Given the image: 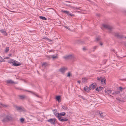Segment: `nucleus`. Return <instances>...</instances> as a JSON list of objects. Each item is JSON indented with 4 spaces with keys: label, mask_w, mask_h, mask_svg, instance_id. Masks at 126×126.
<instances>
[{
    "label": "nucleus",
    "mask_w": 126,
    "mask_h": 126,
    "mask_svg": "<svg viewBox=\"0 0 126 126\" xmlns=\"http://www.w3.org/2000/svg\"><path fill=\"white\" fill-rule=\"evenodd\" d=\"M5 116V114L4 113L1 114L0 117V118L2 119L4 118L1 121L3 122H6L10 121L12 119V117L10 115H7L6 116V117L4 118Z\"/></svg>",
    "instance_id": "1"
},
{
    "label": "nucleus",
    "mask_w": 126,
    "mask_h": 126,
    "mask_svg": "<svg viewBox=\"0 0 126 126\" xmlns=\"http://www.w3.org/2000/svg\"><path fill=\"white\" fill-rule=\"evenodd\" d=\"M103 26L105 28L109 30L110 32L113 29V28L111 26L108 25L103 24Z\"/></svg>",
    "instance_id": "2"
},
{
    "label": "nucleus",
    "mask_w": 126,
    "mask_h": 126,
    "mask_svg": "<svg viewBox=\"0 0 126 126\" xmlns=\"http://www.w3.org/2000/svg\"><path fill=\"white\" fill-rule=\"evenodd\" d=\"M63 58L65 59H72L74 60L75 57L73 55H70L67 56H66L63 57Z\"/></svg>",
    "instance_id": "3"
},
{
    "label": "nucleus",
    "mask_w": 126,
    "mask_h": 126,
    "mask_svg": "<svg viewBox=\"0 0 126 126\" xmlns=\"http://www.w3.org/2000/svg\"><path fill=\"white\" fill-rule=\"evenodd\" d=\"M56 120L55 118L47 120V121L50 122L52 124L55 125V121Z\"/></svg>",
    "instance_id": "4"
},
{
    "label": "nucleus",
    "mask_w": 126,
    "mask_h": 126,
    "mask_svg": "<svg viewBox=\"0 0 126 126\" xmlns=\"http://www.w3.org/2000/svg\"><path fill=\"white\" fill-rule=\"evenodd\" d=\"M67 70V68L63 67L60 69L59 70V71L61 73L63 74Z\"/></svg>",
    "instance_id": "5"
},
{
    "label": "nucleus",
    "mask_w": 126,
    "mask_h": 126,
    "mask_svg": "<svg viewBox=\"0 0 126 126\" xmlns=\"http://www.w3.org/2000/svg\"><path fill=\"white\" fill-rule=\"evenodd\" d=\"M114 36L118 38H124L123 36L121 35H120L118 33H116L114 34Z\"/></svg>",
    "instance_id": "6"
},
{
    "label": "nucleus",
    "mask_w": 126,
    "mask_h": 126,
    "mask_svg": "<svg viewBox=\"0 0 126 126\" xmlns=\"http://www.w3.org/2000/svg\"><path fill=\"white\" fill-rule=\"evenodd\" d=\"M10 63H12L13 65L14 66H18L20 65V64H17L15 62V61L14 60H11Z\"/></svg>",
    "instance_id": "7"
},
{
    "label": "nucleus",
    "mask_w": 126,
    "mask_h": 126,
    "mask_svg": "<svg viewBox=\"0 0 126 126\" xmlns=\"http://www.w3.org/2000/svg\"><path fill=\"white\" fill-rule=\"evenodd\" d=\"M120 94V92L118 91H114L112 93V95L114 96H116L117 95H118Z\"/></svg>",
    "instance_id": "8"
},
{
    "label": "nucleus",
    "mask_w": 126,
    "mask_h": 126,
    "mask_svg": "<svg viewBox=\"0 0 126 126\" xmlns=\"http://www.w3.org/2000/svg\"><path fill=\"white\" fill-rule=\"evenodd\" d=\"M96 85L95 83H92L90 86H89L91 89H92L93 90L96 87Z\"/></svg>",
    "instance_id": "9"
},
{
    "label": "nucleus",
    "mask_w": 126,
    "mask_h": 126,
    "mask_svg": "<svg viewBox=\"0 0 126 126\" xmlns=\"http://www.w3.org/2000/svg\"><path fill=\"white\" fill-rule=\"evenodd\" d=\"M100 117L101 118H104L106 116V114L105 113L102 112H101L100 111L99 112Z\"/></svg>",
    "instance_id": "10"
},
{
    "label": "nucleus",
    "mask_w": 126,
    "mask_h": 126,
    "mask_svg": "<svg viewBox=\"0 0 126 126\" xmlns=\"http://www.w3.org/2000/svg\"><path fill=\"white\" fill-rule=\"evenodd\" d=\"M84 90L85 91L88 92L89 91L91 90V88H90V86L89 87L86 86L84 88Z\"/></svg>",
    "instance_id": "11"
},
{
    "label": "nucleus",
    "mask_w": 126,
    "mask_h": 126,
    "mask_svg": "<svg viewBox=\"0 0 126 126\" xmlns=\"http://www.w3.org/2000/svg\"><path fill=\"white\" fill-rule=\"evenodd\" d=\"M47 58L49 59H50L52 58L53 59H57L58 58L57 56V55L55 56H54L53 55L50 56H47Z\"/></svg>",
    "instance_id": "12"
},
{
    "label": "nucleus",
    "mask_w": 126,
    "mask_h": 126,
    "mask_svg": "<svg viewBox=\"0 0 126 126\" xmlns=\"http://www.w3.org/2000/svg\"><path fill=\"white\" fill-rule=\"evenodd\" d=\"M59 120L62 122H64L67 121L68 120V119L65 118H63V117L60 118V119Z\"/></svg>",
    "instance_id": "13"
},
{
    "label": "nucleus",
    "mask_w": 126,
    "mask_h": 126,
    "mask_svg": "<svg viewBox=\"0 0 126 126\" xmlns=\"http://www.w3.org/2000/svg\"><path fill=\"white\" fill-rule=\"evenodd\" d=\"M19 97L20 99L22 100L24 99L25 98H27V96L25 95H19Z\"/></svg>",
    "instance_id": "14"
},
{
    "label": "nucleus",
    "mask_w": 126,
    "mask_h": 126,
    "mask_svg": "<svg viewBox=\"0 0 126 126\" xmlns=\"http://www.w3.org/2000/svg\"><path fill=\"white\" fill-rule=\"evenodd\" d=\"M25 91H28V92H31L35 96H36V97H39V98H40L41 97V96H39V95H38L37 94H36L34 92H31V91H27V90H25Z\"/></svg>",
    "instance_id": "15"
},
{
    "label": "nucleus",
    "mask_w": 126,
    "mask_h": 126,
    "mask_svg": "<svg viewBox=\"0 0 126 126\" xmlns=\"http://www.w3.org/2000/svg\"><path fill=\"white\" fill-rule=\"evenodd\" d=\"M7 83L8 84H13V83H15L17 84V83L15 82L14 81H12L11 80H7Z\"/></svg>",
    "instance_id": "16"
},
{
    "label": "nucleus",
    "mask_w": 126,
    "mask_h": 126,
    "mask_svg": "<svg viewBox=\"0 0 126 126\" xmlns=\"http://www.w3.org/2000/svg\"><path fill=\"white\" fill-rule=\"evenodd\" d=\"M105 92L106 94L110 95V94H111L112 92V91L110 90H109L106 91Z\"/></svg>",
    "instance_id": "17"
},
{
    "label": "nucleus",
    "mask_w": 126,
    "mask_h": 126,
    "mask_svg": "<svg viewBox=\"0 0 126 126\" xmlns=\"http://www.w3.org/2000/svg\"><path fill=\"white\" fill-rule=\"evenodd\" d=\"M15 107L17 110L21 111L22 110V109L21 107H18L16 106Z\"/></svg>",
    "instance_id": "18"
},
{
    "label": "nucleus",
    "mask_w": 126,
    "mask_h": 126,
    "mask_svg": "<svg viewBox=\"0 0 126 126\" xmlns=\"http://www.w3.org/2000/svg\"><path fill=\"white\" fill-rule=\"evenodd\" d=\"M0 32L4 34H6V32L5 31V30L2 29L0 30Z\"/></svg>",
    "instance_id": "19"
},
{
    "label": "nucleus",
    "mask_w": 126,
    "mask_h": 126,
    "mask_svg": "<svg viewBox=\"0 0 126 126\" xmlns=\"http://www.w3.org/2000/svg\"><path fill=\"white\" fill-rule=\"evenodd\" d=\"M54 114L59 119H60L61 117L59 116V113H54Z\"/></svg>",
    "instance_id": "20"
},
{
    "label": "nucleus",
    "mask_w": 126,
    "mask_h": 126,
    "mask_svg": "<svg viewBox=\"0 0 126 126\" xmlns=\"http://www.w3.org/2000/svg\"><path fill=\"white\" fill-rule=\"evenodd\" d=\"M106 79H101V81L102 84H105V81Z\"/></svg>",
    "instance_id": "21"
},
{
    "label": "nucleus",
    "mask_w": 126,
    "mask_h": 126,
    "mask_svg": "<svg viewBox=\"0 0 126 126\" xmlns=\"http://www.w3.org/2000/svg\"><path fill=\"white\" fill-rule=\"evenodd\" d=\"M82 82L83 83H86L87 82V79L85 78H83L82 79Z\"/></svg>",
    "instance_id": "22"
},
{
    "label": "nucleus",
    "mask_w": 126,
    "mask_h": 126,
    "mask_svg": "<svg viewBox=\"0 0 126 126\" xmlns=\"http://www.w3.org/2000/svg\"><path fill=\"white\" fill-rule=\"evenodd\" d=\"M56 99L58 100V101L59 102H60V96H57L56 97Z\"/></svg>",
    "instance_id": "23"
},
{
    "label": "nucleus",
    "mask_w": 126,
    "mask_h": 126,
    "mask_svg": "<svg viewBox=\"0 0 126 126\" xmlns=\"http://www.w3.org/2000/svg\"><path fill=\"white\" fill-rule=\"evenodd\" d=\"M59 116H63L65 115V113L64 112H62L60 113H59Z\"/></svg>",
    "instance_id": "24"
},
{
    "label": "nucleus",
    "mask_w": 126,
    "mask_h": 126,
    "mask_svg": "<svg viewBox=\"0 0 126 126\" xmlns=\"http://www.w3.org/2000/svg\"><path fill=\"white\" fill-rule=\"evenodd\" d=\"M9 47H6L4 50L5 53H6L9 50Z\"/></svg>",
    "instance_id": "25"
},
{
    "label": "nucleus",
    "mask_w": 126,
    "mask_h": 126,
    "mask_svg": "<svg viewBox=\"0 0 126 126\" xmlns=\"http://www.w3.org/2000/svg\"><path fill=\"white\" fill-rule=\"evenodd\" d=\"M70 2L68 1H66L65 3L63 4H64L66 5V6H70V5L69 4H68L67 3H70Z\"/></svg>",
    "instance_id": "26"
},
{
    "label": "nucleus",
    "mask_w": 126,
    "mask_h": 126,
    "mask_svg": "<svg viewBox=\"0 0 126 126\" xmlns=\"http://www.w3.org/2000/svg\"><path fill=\"white\" fill-rule=\"evenodd\" d=\"M40 18L41 19H42L43 20H47V18L45 17L42 16H39Z\"/></svg>",
    "instance_id": "27"
},
{
    "label": "nucleus",
    "mask_w": 126,
    "mask_h": 126,
    "mask_svg": "<svg viewBox=\"0 0 126 126\" xmlns=\"http://www.w3.org/2000/svg\"><path fill=\"white\" fill-rule=\"evenodd\" d=\"M62 107L63 109L64 110H67L68 109V108L67 107L63 105H62Z\"/></svg>",
    "instance_id": "28"
},
{
    "label": "nucleus",
    "mask_w": 126,
    "mask_h": 126,
    "mask_svg": "<svg viewBox=\"0 0 126 126\" xmlns=\"http://www.w3.org/2000/svg\"><path fill=\"white\" fill-rule=\"evenodd\" d=\"M42 66H44L45 67H46L47 66V63L46 62H45L43 63L42 64Z\"/></svg>",
    "instance_id": "29"
},
{
    "label": "nucleus",
    "mask_w": 126,
    "mask_h": 126,
    "mask_svg": "<svg viewBox=\"0 0 126 126\" xmlns=\"http://www.w3.org/2000/svg\"><path fill=\"white\" fill-rule=\"evenodd\" d=\"M67 14L68 15V16H74V14H71L70 13V12H69V13H68V14Z\"/></svg>",
    "instance_id": "30"
},
{
    "label": "nucleus",
    "mask_w": 126,
    "mask_h": 126,
    "mask_svg": "<svg viewBox=\"0 0 126 126\" xmlns=\"http://www.w3.org/2000/svg\"><path fill=\"white\" fill-rule=\"evenodd\" d=\"M0 104L3 107H6L8 106L4 104H2V103H0Z\"/></svg>",
    "instance_id": "31"
},
{
    "label": "nucleus",
    "mask_w": 126,
    "mask_h": 126,
    "mask_svg": "<svg viewBox=\"0 0 126 126\" xmlns=\"http://www.w3.org/2000/svg\"><path fill=\"white\" fill-rule=\"evenodd\" d=\"M80 7H73V8L75 10H78V9L79 10V8Z\"/></svg>",
    "instance_id": "32"
},
{
    "label": "nucleus",
    "mask_w": 126,
    "mask_h": 126,
    "mask_svg": "<svg viewBox=\"0 0 126 126\" xmlns=\"http://www.w3.org/2000/svg\"><path fill=\"white\" fill-rule=\"evenodd\" d=\"M124 89L122 87H120L119 88V90L121 91H122Z\"/></svg>",
    "instance_id": "33"
},
{
    "label": "nucleus",
    "mask_w": 126,
    "mask_h": 126,
    "mask_svg": "<svg viewBox=\"0 0 126 126\" xmlns=\"http://www.w3.org/2000/svg\"><path fill=\"white\" fill-rule=\"evenodd\" d=\"M4 61L3 59H2L0 56V62H3Z\"/></svg>",
    "instance_id": "34"
},
{
    "label": "nucleus",
    "mask_w": 126,
    "mask_h": 126,
    "mask_svg": "<svg viewBox=\"0 0 126 126\" xmlns=\"http://www.w3.org/2000/svg\"><path fill=\"white\" fill-rule=\"evenodd\" d=\"M62 12H63L64 13H65L67 14H68V13H69V11H62Z\"/></svg>",
    "instance_id": "35"
},
{
    "label": "nucleus",
    "mask_w": 126,
    "mask_h": 126,
    "mask_svg": "<svg viewBox=\"0 0 126 126\" xmlns=\"http://www.w3.org/2000/svg\"><path fill=\"white\" fill-rule=\"evenodd\" d=\"M24 120V119L23 118H21L20 119V121L22 123Z\"/></svg>",
    "instance_id": "36"
},
{
    "label": "nucleus",
    "mask_w": 126,
    "mask_h": 126,
    "mask_svg": "<svg viewBox=\"0 0 126 126\" xmlns=\"http://www.w3.org/2000/svg\"><path fill=\"white\" fill-rule=\"evenodd\" d=\"M47 41L50 42H51L52 41V40L50 39H48V38H47Z\"/></svg>",
    "instance_id": "37"
},
{
    "label": "nucleus",
    "mask_w": 126,
    "mask_h": 126,
    "mask_svg": "<svg viewBox=\"0 0 126 126\" xmlns=\"http://www.w3.org/2000/svg\"><path fill=\"white\" fill-rule=\"evenodd\" d=\"M70 73L69 72L68 73V74L67 75V77H70Z\"/></svg>",
    "instance_id": "38"
},
{
    "label": "nucleus",
    "mask_w": 126,
    "mask_h": 126,
    "mask_svg": "<svg viewBox=\"0 0 126 126\" xmlns=\"http://www.w3.org/2000/svg\"><path fill=\"white\" fill-rule=\"evenodd\" d=\"M100 15L99 14H96V16L98 17L100 16Z\"/></svg>",
    "instance_id": "39"
},
{
    "label": "nucleus",
    "mask_w": 126,
    "mask_h": 126,
    "mask_svg": "<svg viewBox=\"0 0 126 126\" xmlns=\"http://www.w3.org/2000/svg\"><path fill=\"white\" fill-rule=\"evenodd\" d=\"M96 40L97 41H98L100 40V38L99 37H97L96 39Z\"/></svg>",
    "instance_id": "40"
},
{
    "label": "nucleus",
    "mask_w": 126,
    "mask_h": 126,
    "mask_svg": "<svg viewBox=\"0 0 126 126\" xmlns=\"http://www.w3.org/2000/svg\"><path fill=\"white\" fill-rule=\"evenodd\" d=\"M64 27L65 28L67 29H68L69 30V29H70V28H69L67 26H64Z\"/></svg>",
    "instance_id": "41"
},
{
    "label": "nucleus",
    "mask_w": 126,
    "mask_h": 126,
    "mask_svg": "<svg viewBox=\"0 0 126 126\" xmlns=\"http://www.w3.org/2000/svg\"><path fill=\"white\" fill-rule=\"evenodd\" d=\"M101 90V89L99 90V89H98V88H97L96 89V91H100V90Z\"/></svg>",
    "instance_id": "42"
},
{
    "label": "nucleus",
    "mask_w": 126,
    "mask_h": 126,
    "mask_svg": "<svg viewBox=\"0 0 126 126\" xmlns=\"http://www.w3.org/2000/svg\"><path fill=\"white\" fill-rule=\"evenodd\" d=\"M97 47V46H94V49H95Z\"/></svg>",
    "instance_id": "43"
},
{
    "label": "nucleus",
    "mask_w": 126,
    "mask_h": 126,
    "mask_svg": "<svg viewBox=\"0 0 126 126\" xmlns=\"http://www.w3.org/2000/svg\"><path fill=\"white\" fill-rule=\"evenodd\" d=\"M16 89H18L19 90H22V89H21L20 88H16Z\"/></svg>",
    "instance_id": "44"
},
{
    "label": "nucleus",
    "mask_w": 126,
    "mask_h": 126,
    "mask_svg": "<svg viewBox=\"0 0 126 126\" xmlns=\"http://www.w3.org/2000/svg\"><path fill=\"white\" fill-rule=\"evenodd\" d=\"M81 82V81H80V80H78L77 81V82L79 83V84H80V83Z\"/></svg>",
    "instance_id": "45"
},
{
    "label": "nucleus",
    "mask_w": 126,
    "mask_h": 126,
    "mask_svg": "<svg viewBox=\"0 0 126 126\" xmlns=\"http://www.w3.org/2000/svg\"><path fill=\"white\" fill-rule=\"evenodd\" d=\"M101 77H100V78H97V79L98 80H99L100 79H101Z\"/></svg>",
    "instance_id": "46"
},
{
    "label": "nucleus",
    "mask_w": 126,
    "mask_h": 126,
    "mask_svg": "<svg viewBox=\"0 0 126 126\" xmlns=\"http://www.w3.org/2000/svg\"><path fill=\"white\" fill-rule=\"evenodd\" d=\"M100 44L101 46L103 44L102 43V42H100Z\"/></svg>",
    "instance_id": "47"
},
{
    "label": "nucleus",
    "mask_w": 126,
    "mask_h": 126,
    "mask_svg": "<svg viewBox=\"0 0 126 126\" xmlns=\"http://www.w3.org/2000/svg\"><path fill=\"white\" fill-rule=\"evenodd\" d=\"M83 50H85L86 49V48H83Z\"/></svg>",
    "instance_id": "48"
},
{
    "label": "nucleus",
    "mask_w": 126,
    "mask_h": 126,
    "mask_svg": "<svg viewBox=\"0 0 126 126\" xmlns=\"http://www.w3.org/2000/svg\"><path fill=\"white\" fill-rule=\"evenodd\" d=\"M52 50H50L49 51V52H52Z\"/></svg>",
    "instance_id": "49"
},
{
    "label": "nucleus",
    "mask_w": 126,
    "mask_h": 126,
    "mask_svg": "<svg viewBox=\"0 0 126 126\" xmlns=\"http://www.w3.org/2000/svg\"><path fill=\"white\" fill-rule=\"evenodd\" d=\"M124 45L126 47V43H125L124 44Z\"/></svg>",
    "instance_id": "50"
},
{
    "label": "nucleus",
    "mask_w": 126,
    "mask_h": 126,
    "mask_svg": "<svg viewBox=\"0 0 126 126\" xmlns=\"http://www.w3.org/2000/svg\"><path fill=\"white\" fill-rule=\"evenodd\" d=\"M9 58L8 57H6V59H8Z\"/></svg>",
    "instance_id": "51"
},
{
    "label": "nucleus",
    "mask_w": 126,
    "mask_h": 126,
    "mask_svg": "<svg viewBox=\"0 0 126 126\" xmlns=\"http://www.w3.org/2000/svg\"><path fill=\"white\" fill-rule=\"evenodd\" d=\"M51 8H49V9H47L48 10V9H50Z\"/></svg>",
    "instance_id": "52"
},
{
    "label": "nucleus",
    "mask_w": 126,
    "mask_h": 126,
    "mask_svg": "<svg viewBox=\"0 0 126 126\" xmlns=\"http://www.w3.org/2000/svg\"><path fill=\"white\" fill-rule=\"evenodd\" d=\"M12 12H14V11H12Z\"/></svg>",
    "instance_id": "53"
},
{
    "label": "nucleus",
    "mask_w": 126,
    "mask_h": 126,
    "mask_svg": "<svg viewBox=\"0 0 126 126\" xmlns=\"http://www.w3.org/2000/svg\"><path fill=\"white\" fill-rule=\"evenodd\" d=\"M11 55V54H9V55Z\"/></svg>",
    "instance_id": "54"
},
{
    "label": "nucleus",
    "mask_w": 126,
    "mask_h": 126,
    "mask_svg": "<svg viewBox=\"0 0 126 126\" xmlns=\"http://www.w3.org/2000/svg\"><path fill=\"white\" fill-rule=\"evenodd\" d=\"M116 99H117L118 100V99L117 98H116Z\"/></svg>",
    "instance_id": "55"
},
{
    "label": "nucleus",
    "mask_w": 126,
    "mask_h": 126,
    "mask_svg": "<svg viewBox=\"0 0 126 126\" xmlns=\"http://www.w3.org/2000/svg\"><path fill=\"white\" fill-rule=\"evenodd\" d=\"M110 96H111L112 97H113V96H111V95H110Z\"/></svg>",
    "instance_id": "56"
},
{
    "label": "nucleus",
    "mask_w": 126,
    "mask_h": 126,
    "mask_svg": "<svg viewBox=\"0 0 126 126\" xmlns=\"http://www.w3.org/2000/svg\"><path fill=\"white\" fill-rule=\"evenodd\" d=\"M9 11H10V10H9ZM10 11L11 12H12V11Z\"/></svg>",
    "instance_id": "57"
}]
</instances>
